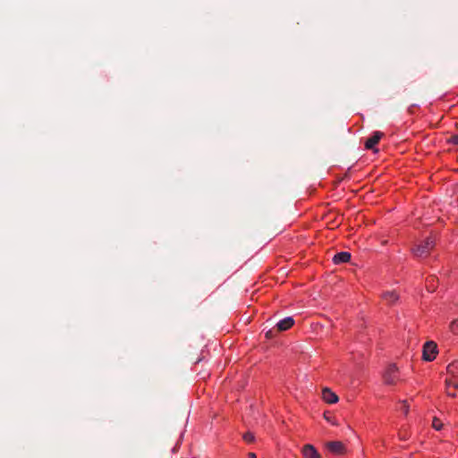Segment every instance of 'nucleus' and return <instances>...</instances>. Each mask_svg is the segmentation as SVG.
I'll use <instances>...</instances> for the list:
<instances>
[{
  "mask_svg": "<svg viewBox=\"0 0 458 458\" xmlns=\"http://www.w3.org/2000/svg\"><path fill=\"white\" fill-rule=\"evenodd\" d=\"M435 246V240L428 237L423 242L413 248L411 250L416 257H426Z\"/></svg>",
  "mask_w": 458,
  "mask_h": 458,
  "instance_id": "1",
  "label": "nucleus"
},
{
  "mask_svg": "<svg viewBox=\"0 0 458 458\" xmlns=\"http://www.w3.org/2000/svg\"><path fill=\"white\" fill-rule=\"evenodd\" d=\"M384 382L386 385H394L399 379L398 368L395 364H389L383 373Z\"/></svg>",
  "mask_w": 458,
  "mask_h": 458,
  "instance_id": "2",
  "label": "nucleus"
},
{
  "mask_svg": "<svg viewBox=\"0 0 458 458\" xmlns=\"http://www.w3.org/2000/svg\"><path fill=\"white\" fill-rule=\"evenodd\" d=\"M437 353V346L434 342H427L423 346L422 357L427 361H432Z\"/></svg>",
  "mask_w": 458,
  "mask_h": 458,
  "instance_id": "3",
  "label": "nucleus"
},
{
  "mask_svg": "<svg viewBox=\"0 0 458 458\" xmlns=\"http://www.w3.org/2000/svg\"><path fill=\"white\" fill-rule=\"evenodd\" d=\"M325 447L334 454H344L346 452L345 445L341 441H329Z\"/></svg>",
  "mask_w": 458,
  "mask_h": 458,
  "instance_id": "4",
  "label": "nucleus"
},
{
  "mask_svg": "<svg viewBox=\"0 0 458 458\" xmlns=\"http://www.w3.org/2000/svg\"><path fill=\"white\" fill-rule=\"evenodd\" d=\"M301 453L303 458H322L317 449L310 444L303 445Z\"/></svg>",
  "mask_w": 458,
  "mask_h": 458,
  "instance_id": "5",
  "label": "nucleus"
},
{
  "mask_svg": "<svg viewBox=\"0 0 458 458\" xmlns=\"http://www.w3.org/2000/svg\"><path fill=\"white\" fill-rule=\"evenodd\" d=\"M383 137V132L375 131L372 136L369 137L365 142V148L367 149H374V147L378 143L380 139Z\"/></svg>",
  "mask_w": 458,
  "mask_h": 458,
  "instance_id": "6",
  "label": "nucleus"
},
{
  "mask_svg": "<svg viewBox=\"0 0 458 458\" xmlns=\"http://www.w3.org/2000/svg\"><path fill=\"white\" fill-rule=\"evenodd\" d=\"M294 324V320L293 318L291 317H287L282 320H280L279 322H277L276 324V329L277 331L279 332H283V331H285V330H288L289 328H291Z\"/></svg>",
  "mask_w": 458,
  "mask_h": 458,
  "instance_id": "7",
  "label": "nucleus"
},
{
  "mask_svg": "<svg viewBox=\"0 0 458 458\" xmlns=\"http://www.w3.org/2000/svg\"><path fill=\"white\" fill-rule=\"evenodd\" d=\"M322 398L327 403H335L338 402V396L329 388H324L322 391Z\"/></svg>",
  "mask_w": 458,
  "mask_h": 458,
  "instance_id": "8",
  "label": "nucleus"
},
{
  "mask_svg": "<svg viewBox=\"0 0 458 458\" xmlns=\"http://www.w3.org/2000/svg\"><path fill=\"white\" fill-rule=\"evenodd\" d=\"M350 259H351V253L346 252V251L336 253L333 258V261L335 264L346 263Z\"/></svg>",
  "mask_w": 458,
  "mask_h": 458,
  "instance_id": "9",
  "label": "nucleus"
},
{
  "mask_svg": "<svg viewBox=\"0 0 458 458\" xmlns=\"http://www.w3.org/2000/svg\"><path fill=\"white\" fill-rule=\"evenodd\" d=\"M382 298L386 303L393 304L398 300L399 296L394 291H392L384 293Z\"/></svg>",
  "mask_w": 458,
  "mask_h": 458,
  "instance_id": "10",
  "label": "nucleus"
},
{
  "mask_svg": "<svg viewBox=\"0 0 458 458\" xmlns=\"http://www.w3.org/2000/svg\"><path fill=\"white\" fill-rule=\"evenodd\" d=\"M445 386L446 389H448L450 386H453L454 388H458V379L454 377L453 378H446L445 379Z\"/></svg>",
  "mask_w": 458,
  "mask_h": 458,
  "instance_id": "11",
  "label": "nucleus"
},
{
  "mask_svg": "<svg viewBox=\"0 0 458 458\" xmlns=\"http://www.w3.org/2000/svg\"><path fill=\"white\" fill-rule=\"evenodd\" d=\"M432 426L436 430H440L443 428V423L440 421L439 419L434 418Z\"/></svg>",
  "mask_w": 458,
  "mask_h": 458,
  "instance_id": "12",
  "label": "nucleus"
},
{
  "mask_svg": "<svg viewBox=\"0 0 458 458\" xmlns=\"http://www.w3.org/2000/svg\"><path fill=\"white\" fill-rule=\"evenodd\" d=\"M450 329L454 334L458 333V320H453L450 324Z\"/></svg>",
  "mask_w": 458,
  "mask_h": 458,
  "instance_id": "13",
  "label": "nucleus"
},
{
  "mask_svg": "<svg viewBox=\"0 0 458 458\" xmlns=\"http://www.w3.org/2000/svg\"><path fill=\"white\" fill-rule=\"evenodd\" d=\"M456 369L457 365L455 363H451L447 366V372L454 376Z\"/></svg>",
  "mask_w": 458,
  "mask_h": 458,
  "instance_id": "14",
  "label": "nucleus"
},
{
  "mask_svg": "<svg viewBox=\"0 0 458 458\" xmlns=\"http://www.w3.org/2000/svg\"><path fill=\"white\" fill-rule=\"evenodd\" d=\"M243 439L246 441V442H252L254 440V436L252 433L250 432H247L243 435Z\"/></svg>",
  "mask_w": 458,
  "mask_h": 458,
  "instance_id": "15",
  "label": "nucleus"
},
{
  "mask_svg": "<svg viewBox=\"0 0 458 458\" xmlns=\"http://www.w3.org/2000/svg\"><path fill=\"white\" fill-rule=\"evenodd\" d=\"M450 142L454 145H458V134L453 135L450 139Z\"/></svg>",
  "mask_w": 458,
  "mask_h": 458,
  "instance_id": "16",
  "label": "nucleus"
},
{
  "mask_svg": "<svg viewBox=\"0 0 458 458\" xmlns=\"http://www.w3.org/2000/svg\"><path fill=\"white\" fill-rule=\"evenodd\" d=\"M324 417H325V419H326L328 422H330V423H332V424H334V425H336V424H337L335 420H332V418H331L330 416H327L326 413L324 414Z\"/></svg>",
  "mask_w": 458,
  "mask_h": 458,
  "instance_id": "17",
  "label": "nucleus"
},
{
  "mask_svg": "<svg viewBox=\"0 0 458 458\" xmlns=\"http://www.w3.org/2000/svg\"><path fill=\"white\" fill-rule=\"evenodd\" d=\"M402 409H403V412H404L405 414H407V413H408L409 406L406 404V403H405V402H403Z\"/></svg>",
  "mask_w": 458,
  "mask_h": 458,
  "instance_id": "18",
  "label": "nucleus"
},
{
  "mask_svg": "<svg viewBox=\"0 0 458 458\" xmlns=\"http://www.w3.org/2000/svg\"><path fill=\"white\" fill-rule=\"evenodd\" d=\"M447 394H448L449 396H452V397H455V395H456L454 392H450V391H449V388L447 389Z\"/></svg>",
  "mask_w": 458,
  "mask_h": 458,
  "instance_id": "19",
  "label": "nucleus"
},
{
  "mask_svg": "<svg viewBox=\"0 0 458 458\" xmlns=\"http://www.w3.org/2000/svg\"><path fill=\"white\" fill-rule=\"evenodd\" d=\"M249 457H250V458H256L257 456H256V454H254V453H250V454H249Z\"/></svg>",
  "mask_w": 458,
  "mask_h": 458,
  "instance_id": "20",
  "label": "nucleus"
}]
</instances>
